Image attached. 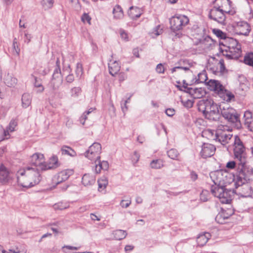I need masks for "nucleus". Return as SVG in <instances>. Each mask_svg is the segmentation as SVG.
Returning a JSON list of instances; mask_svg holds the SVG:
<instances>
[{
  "label": "nucleus",
  "instance_id": "32",
  "mask_svg": "<svg viewBox=\"0 0 253 253\" xmlns=\"http://www.w3.org/2000/svg\"><path fill=\"white\" fill-rule=\"evenodd\" d=\"M22 106L26 108L29 107L32 102V96L30 93H24L21 97Z\"/></svg>",
  "mask_w": 253,
  "mask_h": 253
},
{
  "label": "nucleus",
  "instance_id": "36",
  "mask_svg": "<svg viewBox=\"0 0 253 253\" xmlns=\"http://www.w3.org/2000/svg\"><path fill=\"white\" fill-rule=\"evenodd\" d=\"M62 155H67L71 157L76 156V152L71 147L67 146H63L61 148Z\"/></svg>",
  "mask_w": 253,
  "mask_h": 253
},
{
  "label": "nucleus",
  "instance_id": "62",
  "mask_svg": "<svg viewBox=\"0 0 253 253\" xmlns=\"http://www.w3.org/2000/svg\"><path fill=\"white\" fill-rule=\"evenodd\" d=\"M208 194V191L206 190L203 191L200 195V199L203 202H206L208 200V198L207 197V195Z\"/></svg>",
  "mask_w": 253,
  "mask_h": 253
},
{
  "label": "nucleus",
  "instance_id": "28",
  "mask_svg": "<svg viewBox=\"0 0 253 253\" xmlns=\"http://www.w3.org/2000/svg\"><path fill=\"white\" fill-rule=\"evenodd\" d=\"M58 166L59 163L57 157L56 156H53L49 159L48 163H45V170L55 169L58 167Z\"/></svg>",
  "mask_w": 253,
  "mask_h": 253
},
{
  "label": "nucleus",
  "instance_id": "60",
  "mask_svg": "<svg viewBox=\"0 0 253 253\" xmlns=\"http://www.w3.org/2000/svg\"><path fill=\"white\" fill-rule=\"evenodd\" d=\"M82 20L83 22H87L89 24H90L91 18L86 13H84L82 17Z\"/></svg>",
  "mask_w": 253,
  "mask_h": 253
},
{
  "label": "nucleus",
  "instance_id": "14",
  "mask_svg": "<svg viewBox=\"0 0 253 253\" xmlns=\"http://www.w3.org/2000/svg\"><path fill=\"white\" fill-rule=\"evenodd\" d=\"M31 164L38 170H45L44 157L43 154L41 153H36L34 154L31 158Z\"/></svg>",
  "mask_w": 253,
  "mask_h": 253
},
{
  "label": "nucleus",
  "instance_id": "23",
  "mask_svg": "<svg viewBox=\"0 0 253 253\" xmlns=\"http://www.w3.org/2000/svg\"><path fill=\"white\" fill-rule=\"evenodd\" d=\"M225 184H214L211 185V193L214 196L216 197L219 199L221 194L225 189Z\"/></svg>",
  "mask_w": 253,
  "mask_h": 253
},
{
  "label": "nucleus",
  "instance_id": "11",
  "mask_svg": "<svg viewBox=\"0 0 253 253\" xmlns=\"http://www.w3.org/2000/svg\"><path fill=\"white\" fill-rule=\"evenodd\" d=\"M101 146L99 143H93L85 152V157L91 161L94 162L100 159Z\"/></svg>",
  "mask_w": 253,
  "mask_h": 253
},
{
  "label": "nucleus",
  "instance_id": "52",
  "mask_svg": "<svg viewBox=\"0 0 253 253\" xmlns=\"http://www.w3.org/2000/svg\"><path fill=\"white\" fill-rule=\"evenodd\" d=\"M13 50L12 52L14 55H19L20 52V48L17 44L16 39H15L13 42Z\"/></svg>",
  "mask_w": 253,
  "mask_h": 253
},
{
  "label": "nucleus",
  "instance_id": "33",
  "mask_svg": "<svg viewBox=\"0 0 253 253\" xmlns=\"http://www.w3.org/2000/svg\"><path fill=\"white\" fill-rule=\"evenodd\" d=\"M128 14L131 19L137 18L141 15V10L138 7L131 6L128 10Z\"/></svg>",
  "mask_w": 253,
  "mask_h": 253
},
{
  "label": "nucleus",
  "instance_id": "12",
  "mask_svg": "<svg viewBox=\"0 0 253 253\" xmlns=\"http://www.w3.org/2000/svg\"><path fill=\"white\" fill-rule=\"evenodd\" d=\"M227 176L230 175L226 171L217 170L210 173V177L214 184H228L229 181L223 179V178Z\"/></svg>",
  "mask_w": 253,
  "mask_h": 253
},
{
  "label": "nucleus",
  "instance_id": "39",
  "mask_svg": "<svg viewBox=\"0 0 253 253\" xmlns=\"http://www.w3.org/2000/svg\"><path fill=\"white\" fill-rule=\"evenodd\" d=\"M233 213V212L232 210H229V213H227L226 211L221 212L218 213L215 218V220L220 223H222V221H220L221 218L224 219H227L229 218L230 216H231Z\"/></svg>",
  "mask_w": 253,
  "mask_h": 253
},
{
  "label": "nucleus",
  "instance_id": "42",
  "mask_svg": "<svg viewBox=\"0 0 253 253\" xmlns=\"http://www.w3.org/2000/svg\"><path fill=\"white\" fill-rule=\"evenodd\" d=\"M53 207L55 210H63L69 207V204L68 202H59L55 204Z\"/></svg>",
  "mask_w": 253,
  "mask_h": 253
},
{
  "label": "nucleus",
  "instance_id": "57",
  "mask_svg": "<svg viewBox=\"0 0 253 253\" xmlns=\"http://www.w3.org/2000/svg\"><path fill=\"white\" fill-rule=\"evenodd\" d=\"M120 34L122 40H124L126 42L128 41V35L124 30H120Z\"/></svg>",
  "mask_w": 253,
  "mask_h": 253
},
{
  "label": "nucleus",
  "instance_id": "46",
  "mask_svg": "<svg viewBox=\"0 0 253 253\" xmlns=\"http://www.w3.org/2000/svg\"><path fill=\"white\" fill-rule=\"evenodd\" d=\"M245 64L253 67V53H250L247 54L244 57Z\"/></svg>",
  "mask_w": 253,
  "mask_h": 253
},
{
  "label": "nucleus",
  "instance_id": "38",
  "mask_svg": "<svg viewBox=\"0 0 253 253\" xmlns=\"http://www.w3.org/2000/svg\"><path fill=\"white\" fill-rule=\"evenodd\" d=\"M150 166L153 169H160L164 167V161L162 159H156L151 161Z\"/></svg>",
  "mask_w": 253,
  "mask_h": 253
},
{
  "label": "nucleus",
  "instance_id": "25",
  "mask_svg": "<svg viewBox=\"0 0 253 253\" xmlns=\"http://www.w3.org/2000/svg\"><path fill=\"white\" fill-rule=\"evenodd\" d=\"M4 83L8 87H14L17 84V79L10 73L4 75Z\"/></svg>",
  "mask_w": 253,
  "mask_h": 253
},
{
  "label": "nucleus",
  "instance_id": "49",
  "mask_svg": "<svg viewBox=\"0 0 253 253\" xmlns=\"http://www.w3.org/2000/svg\"><path fill=\"white\" fill-rule=\"evenodd\" d=\"M207 80L208 77L207 74L205 72H203L198 74V81L199 83H205L206 84Z\"/></svg>",
  "mask_w": 253,
  "mask_h": 253
},
{
  "label": "nucleus",
  "instance_id": "48",
  "mask_svg": "<svg viewBox=\"0 0 253 253\" xmlns=\"http://www.w3.org/2000/svg\"><path fill=\"white\" fill-rule=\"evenodd\" d=\"M10 131L6 128V129L0 130V133L1 134L0 136V141L8 139L9 136Z\"/></svg>",
  "mask_w": 253,
  "mask_h": 253
},
{
  "label": "nucleus",
  "instance_id": "7",
  "mask_svg": "<svg viewBox=\"0 0 253 253\" xmlns=\"http://www.w3.org/2000/svg\"><path fill=\"white\" fill-rule=\"evenodd\" d=\"M232 128L227 125H220L215 131V140L223 145L228 144L232 137Z\"/></svg>",
  "mask_w": 253,
  "mask_h": 253
},
{
  "label": "nucleus",
  "instance_id": "30",
  "mask_svg": "<svg viewBox=\"0 0 253 253\" xmlns=\"http://www.w3.org/2000/svg\"><path fill=\"white\" fill-rule=\"evenodd\" d=\"M211 237V235L209 233H205L203 234H200L197 238V242L199 246H204L208 241Z\"/></svg>",
  "mask_w": 253,
  "mask_h": 253
},
{
  "label": "nucleus",
  "instance_id": "55",
  "mask_svg": "<svg viewBox=\"0 0 253 253\" xmlns=\"http://www.w3.org/2000/svg\"><path fill=\"white\" fill-rule=\"evenodd\" d=\"M213 33L217 37L220 38L221 39H223L225 38V34L220 30L214 29L213 30Z\"/></svg>",
  "mask_w": 253,
  "mask_h": 253
},
{
  "label": "nucleus",
  "instance_id": "1",
  "mask_svg": "<svg viewBox=\"0 0 253 253\" xmlns=\"http://www.w3.org/2000/svg\"><path fill=\"white\" fill-rule=\"evenodd\" d=\"M17 180L22 186L31 187L39 183L41 176L37 168L28 167L18 172Z\"/></svg>",
  "mask_w": 253,
  "mask_h": 253
},
{
  "label": "nucleus",
  "instance_id": "34",
  "mask_svg": "<svg viewBox=\"0 0 253 253\" xmlns=\"http://www.w3.org/2000/svg\"><path fill=\"white\" fill-rule=\"evenodd\" d=\"M71 73L70 66L68 65L64 67L63 69V75L66 76V80L68 83H72L74 80V77Z\"/></svg>",
  "mask_w": 253,
  "mask_h": 253
},
{
  "label": "nucleus",
  "instance_id": "26",
  "mask_svg": "<svg viewBox=\"0 0 253 253\" xmlns=\"http://www.w3.org/2000/svg\"><path fill=\"white\" fill-rule=\"evenodd\" d=\"M108 67L110 74L113 76L116 75L120 70L121 66L118 62L114 60H110L108 63Z\"/></svg>",
  "mask_w": 253,
  "mask_h": 253
},
{
  "label": "nucleus",
  "instance_id": "6",
  "mask_svg": "<svg viewBox=\"0 0 253 253\" xmlns=\"http://www.w3.org/2000/svg\"><path fill=\"white\" fill-rule=\"evenodd\" d=\"M206 84L210 90L213 91L218 94L225 101L229 102L234 98V95L227 91L217 80H210L206 83Z\"/></svg>",
  "mask_w": 253,
  "mask_h": 253
},
{
  "label": "nucleus",
  "instance_id": "53",
  "mask_svg": "<svg viewBox=\"0 0 253 253\" xmlns=\"http://www.w3.org/2000/svg\"><path fill=\"white\" fill-rule=\"evenodd\" d=\"M17 125V122L14 120H12L10 121L8 126L6 127L10 132H13L15 130V128Z\"/></svg>",
  "mask_w": 253,
  "mask_h": 253
},
{
  "label": "nucleus",
  "instance_id": "4",
  "mask_svg": "<svg viewBox=\"0 0 253 253\" xmlns=\"http://www.w3.org/2000/svg\"><path fill=\"white\" fill-rule=\"evenodd\" d=\"M220 49L222 54L228 59H238L242 54L240 44L232 38H225Z\"/></svg>",
  "mask_w": 253,
  "mask_h": 253
},
{
  "label": "nucleus",
  "instance_id": "61",
  "mask_svg": "<svg viewBox=\"0 0 253 253\" xmlns=\"http://www.w3.org/2000/svg\"><path fill=\"white\" fill-rule=\"evenodd\" d=\"M140 158V155L136 152H134L132 157V161L134 164L137 163Z\"/></svg>",
  "mask_w": 253,
  "mask_h": 253
},
{
  "label": "nucleus",
  "instance_id": "64",
  "mask_svg": "<svg viewBox=\"0 0 253 253\" xmlns=\"http://www.w3.org/2000/svg\"><path fill=\"white\" fill-rule=\"evenodd\" d=\"M25 42H26L27 43H29L31 40L32 36L30 34L25 33Z\"/></svg>",
  "mask_w": 253,
  "mask_h": 253
},
{
  "label": "nucleus",
  "instance_id": "10",
  "mask_svg": "<svg viewBox=\"0 0 253 253\" xmlns=\"http://www.w3.org/2000/svg\"><path fill=\"white\" fill-rule=\"evenodd\" d=\"M229 28L231 29V32L239 35L248 36L251 31L250 25L244 21L234 22Z\"/></svg>",
  "mask_w": 253,
  "mask_h": 253
},
{
  "label": "nucleus",
  "instance_id": "50",
  "mask_svg": "<svg viewBox=\"0 0 253 253\" xmlns=\"http://www.w3.org/2000/svg\"><path fill=\"white\" fill-rule=\"evenodd\" d=\"M163 33V29L161 27L160 25L157 26L153 30L152 33V37L154 38L157 37Z\"/></svg>",
  "mask_w": 253,
  "mask_h": 253
},
{
  "label": "nucleus",
  "instance_id": "63",
  "mask_svg": "<svg viewBox=\"0 0 253 253\" xmlns=\"http://www.w3.org/2000/svg\"><path fill=\"white\" fill-rule=\"evenodd\" d=\"M166 114L169 117L173 116L175 114V110L173 109L169 108L166 110Z\"/></svg>",
  "mask_w": 253,
  "mask_h": 253
},
{
  "label": "nucleus",
  "instance_id": "29",
  "mask_svg": "<svg viewBox=\"0 0 253 253\" xmlns=\"http://www.w3.org/2000/svg\"><path fill=\"white\" fill-rule=\"evenodd\" d=\"M95 182V177L89 174H85L82 177V183L85 186H90L93 184Z\"/></svg>",
  "mask_w": 253,
  "mask_h": 253
},
{
  "label": "nucleus",
  "instance_id": "58",
  "mask_svg": "<svg viewBox=\"0 0 253 253\" xmlns=\"http://www.w3.org/2000/svg\"><path fill=\"white\" fill-rule=\"evenodd\" d=\"M131 200H123L121 201L120 205L122 208H126L129 206V205L131 204Z\"/></svg>",
  "mask_w": 253,
  "mask_h": 253
},
{
  "label": "nucleus",
  "instance_id": "59",
  "mask_svg": "<svg viewBox=\"0 0 253 253\" xmlns=\"http://www.w3.org/2000/svg\"><path fill=\"white\" fill-rule=\"evenodd\" d=\"M156 70L157 72L159 74L164 73L165 72V68L164 65L161 63L157 65Z\"/></svg>",
  "mask_w": 253,
  "mask_h": 253
},
{
  "label": "nucleus",
  "instance_id": "31",
  "mask_svg": "<svg viewBox=\"0 0 253 253\" xmlns=\"http://www.w3.org/2000/svg\"><path fill=\"white\" fill-rule=\"evenodd\" d=\"M219 200L222 204H229L231 201V191L225 189L221 194Z\"/></svg>",
  "mask_w": 253,
  "mask_h": 253
},
{
  "label": "nucleus",
  "instance_id": "15",
  "mask_svg": "<svg viewBox=\"0 0 253 253\" xmlns=\"http://www.w3.org/2000/svg\"><path fill=\"white\" fill-rule=\"evenodd\" d=\"M225 13L214 6L210 11L209 17L218 23L224 25L225 22Z\"/></svg>",
  "mask_w": 253,
  "mask_h": 253
},
{
  "label": "nucleus",
  "instance_id": "5",
  "mask_svg": "<svg viewBox=\"0 0 253 253\" xmlns=\"http://www.w3.org/2000/svg\"><path fill=\"white\" fill-rule=\"evenodd\" d=\"M220 109L221 114L225 120L237 129L241 128L239 115L234 108L231 107L228 104L223 103L220 106Z\"/></svg>",
  "mask_w": 253,
  "mask_h": 253
},
{
  "label": "nucleus",
  "instance_id": "22",
  "mask_svg": "<svg viewBox=\"0 0 253 253\" xmlns=\"http://www.w3.org/2000/svg\"><path fill=\"white\" fill-rule=\"evenodd\" d=\"M225 184H214L211 185V193L214 196L216 197L219 199L221 194L225 189Z\"/></svg>",
  "mask_w": 253,
  "mask_h": 253
},
{
  "label": "nucleus",
  "instance_id": "40",
  "mask_svg": "<svg viewBox=\"0 0 253 253\" xmlns=\"http://www.w3.org/2000/svg\"><path fill=\"white\" fill-rule=\"evenodd\" d=\"M35 79L34 86L37 88V92L38 93L42 92L44 89L42 84V80L37 77L34 76Z\"/></svg>",
  "mask_w": 253,
  "mask_h": 253
},
{
  "label": "nucleus",
  "instance_id": "18",
  "mask_svg": "<svg viewBox=\"0 0 253 253\" xmlns=\"http://www.w3.org/2000/svg\"><path fill=\"white\" fill-rule=\"evenodd\" d=\"M12 173L2 164L0 166V183L5 184L12 179Z\"/></svg>",
  "mask_w": 253,
  "mask_h": 253
},
{
  "label": "nucleus",
  "instance_id": "43",
  "mask_svg": "<svg viewBox=\"0 0 253 253\" xmlns=\"http://www.w3.org/2000/svg\"><path fill=\"white\" fill-rule=\"evenodd\" d=\"M82 89L79 87H74L70 91L71 96L73 98L78 97L81 94Z\"/></svg>",
  "mask_w": 253,
  "mask_h": 253
},
{
  "label": "nucleus",
  "instance_id": "8",
  "mask_svg": "<svg viewBox=\"0 0 253 253\" xmlns=\"http://www.w3.org/2000/svg\"><path fill=\"white\" fill-rule=\"evenodd\" d=\"M170 28L173 31L182 30L189 22L188 18L183 15L174 16L170 19Z\"/></svg>",
  "mask_w": 253,
  "mask_h": 253
},
{
  "label": "nucleus",
  "instance_id": "41",
  "mask_svg": "<svg viewBox=\"0 0 253 253\" xmlns=\"http://www.w3.org/2000/svg\"><path fill=\"white\" fill-rule=\"evenodd\" d=\"M235 161H230L226 164V168L229 169H236V171L238 168V164H240V161L238 159H235Z\"/></svg>",
  "mask_w": 253,
  "mask_h": 253
},
{
  "label": "nucleus",
  "instance_id": "3",
  "mask_svg": "<svg viewBox=\"0 0 253 253\" xmlns=\"http://www.w3.org/2000/svg\"><path fill=\"white\" fill-rule=\"evenodd\" d=\"M198 110L209 120L216 121L219 118V106L211 99L200 100L198 103Z\"/></svg>",
  "mask_w": 253,
  "mask_h": 253
},
{
  "label": "nucleus",
  "instance_id": "19",
  "mask_svg": "<svg viewBox=\"0 0 253 253\" xmlns=\"http://www.w3.org/2000/svg\"><path fill=\"white\" fill-rule=\"evenodd\" d=\"M215 151V146L211 144L204 143L202 147L200 152L201 156L204 158L212 156Z\"/></svg>",
  "mask_w": 253,
  "mask_h": 253
},
{
  "label": "nucleus",
  "instance_id": "21",
  "mask_svg": "<svg viewBox=\"0 0 253 253\" xmlns=\"http://www.w3.org/2000/svg\"><path fill=\"white\" fill-rule=\"evenodd\" d=\"M244 125L251 131H253V116L250 111L244 113Z\"/></svg>",
  "mask_w": 253,
  "mask_h": 253
},
{
  "label": "nucleus",
  "instance_id": "56",
  "mask_svg": "<svg viewBox=\"0 0 253 253\" xmlns=\"http://www.w3.org/2000/svg\"><path fill=\"white\" fill-rule=\"evenodd\" d=\"M182 104L187 108H191L193 106V102L191 100L187 99L186 100H181Z\"/></svg>",
  "mask_w": 253,
  "mask_h": 253
},
{
  "label": "nucleus",
  "instance_id": "45",
  "mask_svg": "<svg viewBox=\"0 0 253 253\" xmlns=\"http://www.w3.org/2000/svg\"><path fill=\"white\" fill-rule=\"evenodd\" d=\"M168 156L170 159L173 160H177L179 156V153L177 150L171 149L167 152Z\"/></svg>",
  "mask_w": 253,
  "mask_h": 253
},
{
  "label": "nucleus",
  "instance_id": "9",
  "mask_svg": "<svg viewBox=\"0 0 253 253\" xmlns=\"http://www.w3.org/2000/svg\"><path fill=\"white\" fill-rule=\"evenodd\" d=\"M234 158L238 159L240 162L246 161V158L244 154L245 148L237 135L234 136Z\"/></svg>",
  "mask_w": 253,
  "mask_h": 253
},
{
  "label": "nucleus",
  "instance_id": "37",
  "mask_svg": "<svg viewBox=\"0 0 253 253\" xmlns=\"http://www.w3.org/2000/svg\"><path fill=\"white\" fill-rule=\"evenodd\" d=\"M112 234L114 236V238L118 240L124 239L127 235L126 231L122 230H115L112 233Z\"/></svg>",
  "mask_w": 253,
  "mask_h": 253
},
{
  "label": "nucleus",
  "instance_id": "35",
  "mask_svg": "<svg viewBox=\"0 0 253 253\" xmlns=\"http://www.w3.org/2000/svg\"><path fill=\"white\" fill-rule=\"evenodd\" d=\"M114 18L120 19L124 16V12L122 7L119 5H116L113 11Z\"/></svg>",
  "mask_w": 253,
  "mask_h": 253
},
{
  "label": "nucleus",
  "instance_id": "13",
  "mask_svg": "<svg viewBox=\"0 0 253 253\" xmlns=\"http://www.w3.org/2000/svg\"><path fill=\"white\" fill-rule=\"evenodd\" d=\"M214 6L226 14L233 15L235 12L231 7V2L230 0H215Z\"/></svg>",
  "mask_w": 253,
  "mask_h": 253
},
{
  "label": "nucleus",
  "instance_id": "44",
  "mask_svg": "<svg viewBox=\"0 0 253 253\" xmlns=\"http://www.w3.org/2000/svg\"><path fill=\"white\" fill-rule=\"evenodd\" d=\"M95 110V108H89L87 111L85 112L83 114V115L81 116L80 118V122L81 123L84 125L85 124V121L87 118V115H89L90 113L92 112L93 111Z\"/></svg>",
  "mask_w": 253,
  "mask_h": 253
},
{
  "label": "nucleus",
  "instance_id": "17",
  "mask_svg": "<svg viewBox=\"0 0 253 253\" xmlns=\"http://www.w3.org/2000/svg\"><path fill=\"white\" fill-rule=\"evenodd\" d=\"M73 172L72 169L62 170L54 176L53 181L56 184H58L68 179L69 176L73 174Z\"/></svg>",
  "mask_w": 253,
  "mask_h": 253
},
{
  "label": "nucleus",
  "instance_id": "51",
  "mask_svg": "<svg viewBox=\"0 0 253 253\" xmlns=\"http://www.w3.org/2000/svg\"><path fill=\"white\" fill-rule=\"evenodd\" d=\"M76 74L77 77L81 78L83 74V69L82 64L78 63L76 66Z\"/></svg>",
  "mask_w": 253,
  "mask_h": 253
},
{
  "label": "nucleus",
  "instance_id": "24",
  "mask_svg": "<svg viewBox=\"0 0 253 253\" xmlns=\"http://www.w3.org/2000/svg\"><path fill=\"white\" fill-rule=\"evenodd\" d=\"M56 64L57 67L55 69L54 73L52 75V80L54 81L53 84H55L56 83L60 84L62 81L63 73L61 74L60 69L59 67V60L58 59L56 60Z\"/></svg>",
  "mask_w": 253,
  "mask_h": 253
},
{
  "label": "nucleus",
  "instance_id": "27",
  "mask_svg": "<svg viewBox=\"0 0 253 253\" xmlns=\"http://www.w3.org/2000/svg\"><path fill=\"white\" fill-rule=\"evenodd\" d=\"M238 188L239 194L242 197H248L250 196L252 194L251 187L249 185L247 184V183L238 187L237 189Z\"/></svg>",
  "mask_w": 253,
  "mask_h": 253
},
{
  "label": "nucleus",
  "instance_id": "54",
  "mask_svg": "<svg viewBox=\"0 0 253 253\" xmlns=\"http://www.w3.org/2000/svg\"><path fill=\"white\" fill-rule=\"evenodd\" d=\"M53 1V0H42V5L45 8H49L52 6Z\"/></svg>",
  "mask_w": 253,
  "mask_h": 253
},
{
  "label": "nucleus",
  "instance_id": "20",
  "mask_svg": "<svg viewBox=\"0 0 253 253\" xmlns=\"http://www.w3.org/2000/svg\"><path fill=\"white\" fill-rule=\"evenodd\" d=\"M95 164V168L94 169V172L98 174L100 173L101 170H106L109 168V164L107 161H101L100 159L94 161Z\"/></svg>",
  "mask_w": 253,
  "mask_h": 253
},
{
  "label": "nucleus",
  "instance_id": "16",
  "mask_svg": "<svg viewBox=\"0 0 253 253\" xmlns=\"http://www.w3.org/2000/svg\"><path fill=\"white\" fill-rule=\"evenodd\" d=\"M176 86L180 90H184L190 94L194 98H200L206 94V91L202 88L187 87L184 86L180 87L179 85Z\"/></svg>",
  "mask_w": 253,
  "mask_h": 253
},
{
  "label": "nucleus",
  "instance_id": "2",
  "mask_svg": "<svg viewBox=\"0 0 253 253\" xmlns=\"http://www.w3.org/2000/svg\"><path fill=\"white\" fill-rule=\"evenodd\" d=\"M247 161L240 162L238 168L234 175L235 188L249 182L253 178V169L247 165Z\"/></svg>",
  "mask_w": 253,
  "mask_h": 253
},
{
  "label": "nucleus",
  "instance_id": "47",
  "mask_svg": "<svg viewBox=\"0 0 253 253\" xmlns=\"http://www.w3.org/2000/svg\"><path fill=\"white\" fill-rule=\"evenodd\" d=\"M99 188L104 189L108 184V180L106 177H103L98 180Z\"/></svg>",
  "mask_w": 253,
  "mask_h": 253
}]
</instances>
